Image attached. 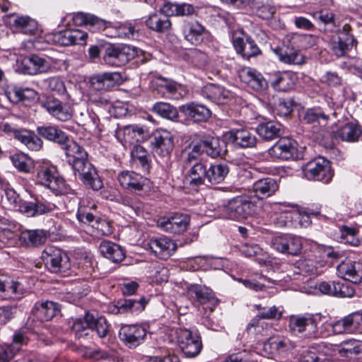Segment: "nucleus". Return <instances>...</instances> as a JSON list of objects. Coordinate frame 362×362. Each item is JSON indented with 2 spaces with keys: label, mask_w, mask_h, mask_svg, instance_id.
I'll use <instances>...</instances> for the list:
<instances>
[{
  "label": "nucleus",
  "mask_w": 362,
  "mask_h": 362,
  "mask_svg": "<svg viewBox=\"0 0 362 362\" xmlns=\"http://www.w3.org/2000/svg\"><path fill=\"white\" fill-rule=\"evenodd\" d=\"M35 183L49 189L56 196L66 194L70 190L57 167L49 162H43L37 166Z\"/></svg>",
  "instance_id": "obj_1"
},
{
  "label": "nucleus",
  "mask_w": 362,
  "mask_h": 362,
  "mask_svg": "<svg viewBox=\"0 0 362 362\" xmlns=\"http://www.w3.org/2000/svg\"><path fill=\"white\" fill-rule=\"evenodd\" d=\"M257 205L252 198L247 195L235 197L220 207L223 218L233 221H243L256 214Z\"/></svg>",
  "instance_id": "obj_2"
},
{
  "label": "nucleus",
  "mask_w": 362,
  "mask_h": 362,
  "mask_svg": "<svg viewBox=\"0 0 362 362\" xmlns=\"http://www.w3.org/2000/svg\"><path fill=\"white\" fill-rule=\"evenodd\" d=\"M195 173L196 176L187 187L197 190L202 185H216L223 182L229 173V168L223 163H214L209 167L205 163L204 165H199Z\"/></svg>",
  "instance_id": "obj_3"
},
{
  "label": "nucleus",
  "mask_w": 362,
  "mask_h": 362,
  "mask_svg": "<svg viewBox=\"0 0 362 362\" xmlns=\"http://www.w3.org/2000/svg\"><path fill=\"white\" fill-rule=\"evenodd\" d=\"M42 259L47 269L54 274L66 276L71 269L70 259L62 250L50 246L45 249Z\"/></svg>",
  "instance_id": "obj_4"
},
{
  "label": "nucleus",
  "mask_w": 362,
  "mask_h": 362,
  "mask_svg": "<svg viewBox=\"0 0 362 362\" xmlns=\"http://www.w3.org/2000/svg\"><path fill=\"white\" fill-rule=\"evenodd\" d=\"M176 341L182 352L187 358L197 356L203 348L202 337L197 330L178 328L176 330Z\"/></svg>",
  "instance_id": "obj_5"
},
{
  "label": "nucleus",
  "mask_w": 362,
  "mask_h": 362,
  "mask_svg": "<svg viewBox=\"0 0 362 362\" xmlns=\"http://www.w3.org/2000/svg\"><path fill=\"white\" fill-rule=\"evenodd\" d=\"M136 55L137 49L135 47L124 44H110L105 48L103 59L109 66H120Z\"/></svg>",
  "instance_id": "obj_6"
},
{
  "label": "nucleus",
  "mask_w": 362,
  "mask_h": 362,
  "mask_svg": "<svg viewBox=\"0 0 362 362\" xmlns=\"http://www.w3.org/2000/svg\"><path fill=\"white\" fill-rule=\"evenodd\" d=\"M351 31V25L346 23L341 29L331 36L329 46L336 57H344L354 47H356L357 41Z\"/></svg>",
  "instance_id": "obj_7"
},
{
  "label": "nucleus",
  "mask_w": 362,
  "mask_h": 362,
  "mask_svg": "<svg viewBox=\"0 0 362 362\" xmlns=\"http://www.w3.org/2000/svg\"><path fill=\"white\" fill-rule=\"evenodd\" d=\"M305 40V37L299 35H293L288 40L287 43L285 42L281 47L274 49L275 53L278 55L281 62L295 65H301L305 63L304 56L299 52L302 46L299 44Z\"/></svg>",
  "instance_id": "obj_8"
},
{
  "label": "nucleus",
  "mask_w": 362,
  "mask_h": 362,
  "mask_svg": "<svg viewBox=\"0 0 362 362\" xmlns=\"http://www.w3.org/2000/svg\"><path fill=\"white\" fill-rule=\"evenodd\" d=\"M106 23L102 32L107 37L134 40L139 36L140 25L136 21L117 23L106 21Z\"/></svg>",
  "instance_id": "obj_9"
},
{
  "label": "nucleus",
  "mask_w": 362,
  "mask_h": 362,
  "mask_svg": "<svg viewBox=\"0 0 362 362\" xmlns=\"http://www.w3.org/2000/svg\"><path fill=\"white\" fill-rule=\"evenodd\" d=\"M305 177L310 180L329 183L333 177L329 162L322 158H317L308 162L303 168Z\"/></svg>",
  "instance_id": "obj_10"
},
{
  "label": "nucleus",
  "mask_w": 362,
  "mask_h": 362,
  "mask_svg": "<svg viewBox=\"0 0 362 362\" xmlns=\"http://www.w3.org/2000/svg\"><path fill=\"white\" fill-rule=\"evenodd\" d=\"M72 169L75 175H78L82 182L92 189L97 191L103 187V180L95 168L88 159L81 163L78 161Z\"/></svg>",
  "instance_id": "obj_11"
},
{
  "label": "nucleus",
  "mask_w": 362,
  "mask_h": 362,
  "mask_svg": "<svg viewBox=\"0 0 362 362\" xmlns=\"http://www.w3.org/2000/svg\"><path fill=\"white\" fill-rule=\"evenodd\" d=\"M318 322L317 317L313 314L303 315H293L288 320V327L293 332L299 333L305 332L310 337H319L321 334L317 330Z\"/></svg>",
  "instance_id": "obj_12"
},
{
  "label": "nucleus",
  "mask_w": 362,
  "mask_h": 362,
  "mask_svg": "<svg viewBox=\"0 0 362 362\" xmlns=\"http://www.w3.org/2000/svg\"><path fill=\"white\" fill-rule=\"evenodd\" d=\"M32 323L33 320H29L26 323V327H22L15 332L13 336L12 344L6 347L0 346V362H9L19 351V346L27 344L29 340L28 329L33 331Z\"/></svg>",
  "instance_id": "obj_13"
},
{
  "label": "nucleus",
  "mask_w": 362,
  "mask_h": 362,
  "mask_svg": "<svg viewBox=\"0 0 362 362\" xmlns=\"http://www.w3.org/2000/svg\"><path fill=\"white\" fill-rule=\"evenodd\" d=\"M117 180L123 189L132 193L140 194L149 188V180L133 170L120 172Z\"/></svg>",
  "instance_id": "obj_14"
},
{
  "label": "nucleus",
  "mask_w": 362,
  "mask_h": 362,
  "mask_svg": "<svg viewBox=\"0 0 362 362\" xmlns=\"http://www.w3.org/2000/svg\"><path fill=\"white\" fill-rule=\"evenodd\" d=\"M226 137L235 147L240 148H253L257 143L254 132L246 126L240 125L232 128L226 134Z\"/></svg>",
  "instance_id": "obj_15"
},
{
  "label": "nucleus",
  "mask_w": 362,
  "mask_h": 362,
  "mask_svg": "<svg viewBox=\"0 0 362 362\" xmlns=\"http://www.w3.org/2000/svg\"><path fill=\"white\" fill-rule=\"evenodd\" d=\"M187 293L190 299L202 305L204 309H209L210 312H212L218 304V300L213 291L205 286L191 284L187 286Z\"/></svg>",
  "instance_id": "obj_16"
},
{
  "label": "nucleus",
  "mask_w": 362,
  "mask_h": 362,
  "mask_svg": "<svg viewBox=\"0 0 362 362\" xmlns=\"http://www.w3.org/2000/svg\"><path fill=\"white\" fill-rule=\"evenodd\" d=\"M146 329L140 325H124L119 331V338L125 346L132 349L142 344L146 337Z\"/></svg>",
  "instance_id": "obj_17"
},
{
  "label": "nucleus",
  "mask_w": 362,
  "mask_h": 362,
  "mask_svg": "<svg viewBox=\"0 0 362 362\" xmlns=\"http://www.w3.org/2000/svg\"><path fill=\"white\" fill-rule=\"evenodd\" d=\"M202 154L201 147L198 144L193 146L189 151L182 153L183 163L187 172L183 179V184L188 187L192 180L196 176L195 170L199 165H204L205 163L200 161V156Z\"/></svg>",
  "instance_id": "obj_18"
},
{
  "label": "nucleus",
  "mask_w": 362,
  "mask_h": 362,
  "mask_svg": "<svg viewBox=\"0 0 362 362\" xmlns=\"http://www.w3.org/2000/svg\"><path fill=\"white\" fill-rule=\"evenodd\" d=\"M201 93L204 98L218 105H224L237 101V95L235 93L220 85L214 83L204 86Z\"/></svg>",
  "instance_id": "obj_19"
},
{
  "label": "nucleus",
  "mask_w": 362,
  "mask_h": 362,
  "mask_svg": "<svg viewBox=\"0 0 362 362\" xmlns=\"http://www.w3.org/2000/svg\"><path fill=\"white\" fill-rule=\"evenodd\" d=\"M190 217L185 214L175 213L160 218L158 226L164 231L173 234H181L187 230Z\"/></svg>",
  "instance_id": "obj_20"
},
{
  "label": "nucleus",
  "mask_w": 362,
  "mask_h": 362,
  "mask_svg": "<svg viewBox=\"0 0 362 362\" xmlns=\"http://www.w3.org/2000/svg\"><path fill=\"white\" fill-rule=\"evenodd\" d=\"M88 33L79 29H66L52 35V41L61 46L85 45Z\"/></svg>",
  "instance_id": "obj_21"
},
{
  "label": "nucleus",
  "mask_w": 362,
  "mask_h": 362,
  "mask_svg": "<svg viewBox=\"0 0 362 362\" xmlns=\"http://www.w3.org/2000/svg\"><path fill=\"white\" fill-rule=\"evenodd\" d=\"M232 42L237 53L245 59H249L261 54L260 49L251 37H247L245 40V33L242 31L233 33Z\"/></svg>",
  "instance_id": "obj_22"
},
{
  "label": "nucleus",
  "mask_w": 362,
  "mask_h": 362,
  "mask_svg": "<svg viewBox=\"0 0 362 362\" xmlns=\"http://www.w3.org/2000/svg\"><path fill=\"white\" fill-rule=\"evenodd\" d=\"M151 144L155 156L168 158L174 147L173 137L168 131H158L154 134Z\"/></svg>",
  "instance_id": "obj_23"
},
{
  "label": "nucleus",
  "mask_w": 362,
  "mask_h": 362,
  "mask_svg": "<svg viewBox=\"0 0 362 362\" xmlns=\"http://www.w3.org/2000/svg\"><path fill=\"white\" fill-rule=\"evenodd\" d=\"M298 143L288 137L281 138L269 149V155L275 158L289 160L298 156Z\"/></svg>",
  "instance_id": "obj_24"
},
{
  "label": "nucleus",
  "mask_w": 362,
  "mask_h": 362,
  "mask_svg": "<svg viewBox=\"0 0 362 362\" xmlns=\"http://www.w3.org/2000/svg\"><path fill=\"white\" fill-rule=\"evenodd\" d=\"M25 288L18 279L0 276V298L2 300L21 299Z\"/></svg>",
  "instance_id": "obj_25"
},
{
  "label": "nucleus",
  "mask_w": 362,
  "mask_h": 362,
  "mask_svg": "<svg viewBox=\"0 0 362 362\" xmlns=\"http://www.w3.org/2000/svg\"><path fill=\"white\" fill-rule=\"evenodd\" d=\"M240 81L248 88L257 92L265 90L268 82L257 70L251 67H244L238 71Z\"/></svg>",
  "instance_id": "obj_26"
},
{
  "label": "nucleus",
  "mask_w": 362,
  "mask_h": 362,
  "mask_svg": "<svg viewBox=\"0 0 362 362\" xmlns=\"http://www.w3.org/2000/svg\"><path fill=\"white\" fill-rule=\"evenodd\" d=\"M42 106L49 114L59 121L66 122L73 117L71 105L57 98H48Z\"/></svg>",
  "instance_id": "obj_27"
},
{
  "label": "nucleus",
  "mask_w": 362,
  "mask_h": 362,
  "mask_svg": "<svg viewBox=\"0 0 362 362\" xmlns=\"http://www.w3.org/2000/svg\"><path fill=\"white\" fill-rule=\"evenodd\" d=\"M56 208L54 204L42 197H36L33 202H25L20 206L19 210L27 216L35 217L49 214Z\"/></svg>",
  "instance_id": "obj_28"
},
{
  "label": "nucleus",
  "mask_w": 362,
  "mask_h": 362,
  "mask_svg": "<svg viewBox=\"0 0 362 362\" xmlns=\"http://www.w3.org/2000/svg\"><path fill=\"white\" fill-rule=\"evenodd\" d=\"M337 274L344 280L354 284L362 281V263L358 261L345 259L337 266Z\"/></svg>",
  "instance_id": "obj_29"
},
{
  "label": "nucleus",
  "mask_w": 362,
  "mask_h": 362,
  "mask_svg": "<svg viewBox=\"0 0 362 362\" xmlns=\"http://www.w3.org/2000/svg\"><path fill=\"white\" fill-rule=\"evenodd\" d=\"M152 84L165 98L178 100L182 95V86L173 80L158 76L153 80Z\"/></svg>",
  "instance_id": "obj_30"
},
{
  "label": "nucleus",
  "mask_w": 362,
  "mask_h": 362,
  "mask_svg": "<svg viewBox=\"0 0 362 362\" xmlns=\"http://www.w3.org/2000/svg\"><path fill=\"white\" fill-rule=\"evenodd\" d=\"M148 245L156 256L165 259L169 258L177 249L176 243L165 236L152 238Z\"/></svg>",
  "instance_id": "obj_31"
},
{
  "label": "nucleus",
  "mask_w": 362,
  "mask_h": 362,
  "mask_svg": "<svg viewBox=\"0 0 362 362\" xmlns=\"http://www.w3.org/2000/svg\"><path fill=\"white\" fill-rule=\"evenodd\" d=\"M182 30L185 39L192 45H199L204 41L206 28L198 21H185Z\"/></svg>",
  "instance_id": "obj_32"
},
{
  "label": "nucleus",
  "mask_w": 362,
  "mask_h": 362,
  "mask_svg": "<svg viewBox=\"0 0 362 362\" xmlns=\"http://www.w3.org/2000/svg\"><path fill=\"white\" fill-rule=\"evenodd\" d=\"M148 299L142 296L139 299L127 298L117 300L113 312L117 314L132 313L137 315L142 312L148 303Z\"/></svg>",
  "instance_id": "obj_33"
},
{
  "label": "nucleus",
  "mask_w": 362,
  "mask_h": 362,
  "mask_svg": "<svg viewBox=\"0 0 362 362\" xmlns=\"http://www.w3.org/2000/svg\"><path fill=\"white\" fill-rule=\"evenodd\" d=\"M23 71L25 74L35 75L50 71V62L37 54L25 58L22 62Z\"/></svg>",
  "instance_id": "obj_34"
},
{
  "label": "nucleus",
  "mask_w": 362,
  "mask_h": 362,
  "mask_svg": "<svg viewBox=\"0 0 362 362\" xmlns=\"http://www.w3.org/2000/svg\"><path fill=\"white\" fill-rule=\"evenodd\" d=\"M296 75L291 71H276L270 76L271 86L279 91H288L292 89L296 82Z\"/></svg>",
  "instance_id": "obj_35"
},
{
  "label": "nucleus",
  "mask_w": 362,
  "mask_h": 362,
  "mask_svg": "<svg viewBox=\"0 0 362 362\" xmlns=\"http://www.w3.org/2000/svg\"><path fill=\"white\" fill-rule=\"evenodd\" d=\"M180 109L187 118L195 122H205L211 116V111L209 108L195 103L183 105Z\"/></svg>",
  "instance_id": "obj_36"
},
{
  "label": "nucleus",
  "mask_w": 362,
  "mask_h": 362,
  "mask_svg": "<svg viewBox=\"0 0 362 362\" xmlns=\"http://www.w3.org/2000/svg\"><path fill=\"white\" fill-rule=\"evenodd\" d=\"M8 99L13 103L22 102L26 105L38 100V93L33 88L14 87L6 92Z\"/></svg>",
  "instance_id": "obj_37"
},
{
  "label": "nucleus",
  "mask_w": 362,
  "mask_h": 362,
  "mask_svg": "<svg viewBox=\"0 0 362 362\" xmlns=\"http://www.w3.org/2000/svg\"><path fill=\"white\" fill-rule=\"evenodd\" d=\"M62 147L65 152L68 163L71 165L72 168L74 167L78 161L81 163L88 159V153L83 147L74 141H70L69 138L68 141L65 144H63Z\"/></svg>",
  "instance_id": "obj_38"
},
{
  "label": "nucleus",
  "mask_w": 362,
  "mask_h": 362,
  "mask_svg": "<svg viewBox=\"0 0 362 362\" xmlns=\"http://www.w3.org/2000/svg\"><path fill=\"white\" fill-rule=\"evenodd\" d=\"M37 136L46 140L55 142L60 146L68 141V136L56 125H42L36 128Z\"/></svg>",
  "instance_id": "obj_39"
},
{
  "label": "nucleus",
  "mask_w": 362,
  "mask_h": 362,
  "mask_svg": "<svg viewBox=\"0 0 362 362\" xmlns=\"http://www.w3.org/2000/svg\"><path fill=\"white\" fill-rule=\"evenodd\" d=\"M278 189L279 185L276 180L269 177L257 180L252 185L255 197L260 199L272 196Z\"/></svg>",
  "instance_id": "obj_40"
},
{
  "label": "nucleus",
  "mask_w": 362,
  "mask_h": 362,
  "mask_svg": "<svg viewBox=\"0 0 362 362\" xmlns=\"http://www.w3.org/2000/svg\"><path fill=\"white\" fill-rule=\"evenodd\" d=\"M71 18L76 25H88L93 32H101L102 28L107 25L105 20L83 12L74 13Z\"/></svg>",
  "instance_id": "obj_41"
},
{
  "label": "nucleus",
  "mask_w": 362,
  "mask_h": 362,
  "mask_svg": "<svg viewBox=\"0 0 362 362\" xmlns=\"http://www.w3.org/2000/svg\"><path fill=\"white\" fill-rule=\"evenodd\" d=\"M99 250L103 257L112 262H121L126 257L125 250L120 245L109 240L102 241Z\"/></svg>",
  "instance_id": "obj_42"
},
{
  "label": "nucleus",
  "mask_w": 362,
  "mask_h": 362,
  "mask_svg": "<svg viewBox=\"0 0 362 362\" xmlns=\"http://www.w3.org/2000/svg\"><path fill=\"white\" fill-rule=\"evenodd\" d=\"M202 153L206 154L212 158L223 156L226 152V143L218 138H211L199 143Z\"/></svg>",
  "instance_id": "obj_43"
},
{
  "label": "nucleus",
  "mask_w": 362,
  "mask_h": 362,
  "mask_svg": "<svg viewBox=\"0 0 362 362\" xmlns=\"http://www.w3.org/2000/svg\"><path fill=\"white\" fill-rule=\"evenodd\" d=\"M362 130L360 127L354 123H346L337 131L333 132L332 137L333 139H340L343 141L356 142L358 141Z\"/></svg>",
  "instance_id": "obj_44"
},
{
  "label": "nucleus",
  "mask_w": 362,
  "mask_h": 362,
  "mask_svg": "<svg viewBox=\"0 0 362 362\" xmlns=\"http://www.w3.org/2000/svg\"><path fill=\"white\" fill-rule=\"evenodd\" d=\"M256 132L262 139L271 141L283 134V128L279 122L269 121L259 123L256 127Z\"/></svg>",
  "instance_id": "obj_45"
},
{
  "label": "nucleus",
  "mask_w": 362,
  "mask_h": 362,
  "mask_svg": "<svg viewBox=\"0 0 362 362\" xmlns=\"http://www.w3.org/2000/svg\"><path fill=\"white\" fill-rule=\"evenodd\" d=\"M145 23L148 29L158 33L168 32L172 26L170 18L158 12L150 14Z\"/></svg>",
  "instance_id": "obj_46"
},
{
  "label": "nucleus",
  "mask_w": 362,
  "mask_h": 362,
  "mask_svg": "<svg viewBox=\"0 0 362 362\" xmlns=\"http://www.w3.org/2000/svg\"><path fill=\"white\" fill-rule=\"evenodd\" d=\"M47 238V233L44 230H25L19 235L20 242L28 247L42 245Z\"/></svg>",
  "instance_id": "obj_47"
},
{
  "label": "nucleus",
  "mask_w": 362,
  "mask_h": 362,
  "mask_svg": "<svg viewBox=\"0 0 362 362\" xmlns=\"http://www.w3.org/2000/svg\"><path fill=\"white\" fill-rule=\"evenodd\" d=\"M59 310L57 304L53 301L37 302L33 308V313L41 321H49Z\"/></svg>",
  "instance_id": "obj_48"
},
{
  "label": "nucleus",
  "mask_w": 362,
  "mask_h": 362,
  "mask_svg": "<svg viewBox=\"0 0 362 362\" xmlns=\"http://www.w3.org/2000/svg\"><path fill=\"white\" fill-rule=\"evenodd\" d=\"M17 141L30 151H37L42 147V141L33 131L21 128Z\"/></svg>",
  "instance_id": "obj_49"
},
{
  "label": "nucleus",
  "mask_w": 362,
  "mask_h": 362,
  "mask_svg": "<svg viewBox=\"0 0 362 362\" xmlns=\"http://www.w3.org/2000/svg\"><path fill=\"white\" fill-rule=\"evenodd\" d=\"M311 15L320 26H323L325 32H333L337 27L335 15L332 11L321 9L313 12Z\"/></svg>",
  "instance_id": "obj_50"
},
{
  "label": "nucleus",
  "mask_w": 362,
  "mask_h": 362,
  "mask_svg": "<svg viewBox=\"0 0 362 362\" xmlns=\"http://www.w3.org/2000/svg\"><path fill=\"white\" fill-rule=\"evenodd\" d=\"M337 351L342 357L355 358L362 353V341L355 339L343 341L337 346Z\"/></svg>",
  "instance_id": "obj_51"
},
{
  "label": "nucleus",
  "mask_w": 362,
  "mask_h": 362,
  "mask_svg": "<svg viewBox=\"0 0 362 362\" xmlns=\"http://www.w3.org/2000/svg\"><path fill=\"white\" fill-rule=\"evenodd\" d=\"M330 115L336 117V112L332 111L331 107L322 109L320 107L309 108L306 110L303 120L307 124L319 122L320 119L327 122L329 119Z\"/></svg>",
  "instance_id": "obj_52"
},
{
  "label": "nucleus",
  "mask_w": 362,
  "mask_h": 362,
  "mask_svg": "<svg viewBox=\"0 0 362 362\" xmlns=\"http://www.w3.org/2000/svg\"><path fill=\"white\" fill-rule=\"evenodd\" d=\"M119 78V74L117 72H105L93 75L90 81L95 89H107L112 86Z\"/></svg>",
  "instance_id": "obj_53"
},
{
  "label": "nucleus",
  "mask_w": 362,
  "mask_h": 362,
  "mask_svg": "<svg viewBox=\"0 0 362 362\" xmlns=\"http://www.w3.org/2000/svg\"><path fill=\"white\" fill-rule=\"evenodd\" d=\"M151 110L161 117L171 121H176L179 117L177 108L168 103L157 102L153 105Z\"/></svg>",
  "instance_id": "obj_54"
},
{
  "label": "nucleus",
  "mask_w": 362,
  "mask_h": 362,
  "mask_svg": "<svg viewBox=\"0 0 362 362\" xmlns=\"http://www.w3.org/2000/svg\"><path fill=\"white\" fill-rule=\"evenodd\" d=\"M134 162L139 165L143 171L148 172L151 166L149 154L146 149L141 145H134L131 151Z\"/></svg>",
  "instance_id": "obj_55"
},
{
  "label": "nucleus",
  "mask_w": 362,
  "mask_h": 362,
  "mask_svg": "<svg viewBox=\"0 0 362 362\" xmlns=\"http://www.w3.org/2000/svg\"><path fill=\"white\" fill-rule=\"evenodd\" d=\"M86 231L95 238L107 236L112 233V228L109 222L98 217L92 225L86 228Z\"/></svg>",
  "instance_id": "obj_56"
},
{
  "label": "nucleus",
  "mask_w": 362,
  "mask_h": 362,
  "mask_svg": "<svg viewBox=\"0 0 362 362\" xmlns=\"http://www.w3.org/2000/svg\"><path fill=\"white\" fill-rule=\"evenodd\" d=\"M93 320V315L89 313H86L83 317L76 318L72 325V329L75 332L76 337L81 338L88 335L87 331L90 329Z\"/></svg>",
  "instance_id": "obj_57"
},
{
  "label": "nucleus",
  "mask_w": 362,
  "mask_h": 362,
  "mask_svg": "<svg viewBox=\"0 0 362 362\" xmlns=\"http://www.w3.org/2000/svg\"><path fill=\"white\" fill-rule=\"evenodd\" d=\"M290 341L284 337H270L264 344V349L271 354L283 353L289 349Z\"/></svg>",
  "instance_id": "obj_58"
},
{
  "label": "nucleus",
  "mask_w": 362,
  "mask_h": 362,
  "mask_svg": "<svg viewBox=\"0 0 362 362\" xmlns=\"http://www.w3.org/2000/svg\"><path fill=\"white\" fill-rule=\"evenodd\" d=\"M10 159L19 172L28 173L34 168L33 160L25 153H15L10 156Z\"/></svg>",
  "instance_id": "obj_59"
},
{
  "label": "nucleus",
  "mask_w": 362,
  "mask_h": 362,
  "mask_svg": "<svg viewBox=\"0 0 362 362\" xmlns=\"http://www.w3.org/2000/svg\"><path fill=\"white\" fill-rule=\"evenodd\" d=\"M325 350L324 347H310L304 350L300 355V362H321L325 358Z\"/></svg>",
  "instance_id": "obj_60"
},
{
  "label": "nucleus",
  "mask_w": 362,
  "mask_h": 362,
  "mask_svg": "<svg viewBox=\"0 0 362 362\" xmlns=\"http://www.w3.org/2000/svg\"><path fill=\"white\" fill-rule=\"evenodd\" d=\"M98 217L95 209L80 204L76 213V218L80 223L87 226L86 228H88L93 223H94Z\"/></svg>",
  "instance_id": "obj_61"
},
{
  "label": "nucleus",
  "mask_w": 362,
  "mask_h": 362,
  "mask_svg": "<svg viewBox=\"0 0 362 362\" xmlns=\"http://www.w3.org/2000/svg\"><path fill=\"white\" fill-rule=\"evenodd\" d=\"M187 57L189 62L193 66L199 69H204L209 62L207 54L198 49L189 50Z\"/></svg>",
  "instance_id": "obj_62"
},
{
  "label": "nucleus",
  "mask_w": 362,
  "mask_h": 362,
  "mask_svg": "<svg viewBox=\"0 0 362 362\" xmlns=\"http://www.w3.org/2000/svg\"><path fill=\"white\" fill-rule=\"evenodd\" d=\"M296 218L298 216L296 210L284 211L277 215L274 223L278 227L295 228Z\"/></svg>",
  "instance_id": "obj_63"
},
{
  "label": "nucleus",
  "mask_w": 362,
  "mask_h": 362,
  "mask_svg": "<svg viewBox=\"0 0 362 362\" xmlns=\"http://www.w3.org/2000/svg\"><path fill=\"white\" fill-rule=\"evenodd\" d=\"M348 329V334L356 332L362 325V313L354 312L344 317Z\"/></svg>",
  "instance_id": "obj_64"
}]
</instances>
